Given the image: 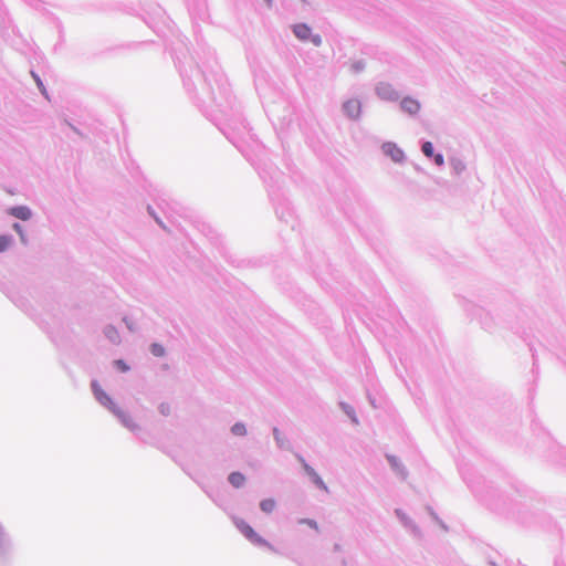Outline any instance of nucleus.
<instances>
[{
    "instance_id": "nucleus-20",
    "label": "nucleus",
    "mask_w": 566,
    "mask_h": 566,
    "mask_svg": "<svg viewBox=\"0 0 566 566\" xmlns=\"http://www.w3.org/2000/svg\"><path fill=\"white\" fill-rule=\"evenodd\" d=\"M116 365L118 366V368L122 370V371H127L128 370V366L123 361V360H116Z\"/></svg>"
},
{
    "instance_id": "nucleus-18",
    "label": "nucleus",
    "mask_w": 566,
    "mask_h": 566,
    "mask_svg": "<svg viewBox=\"0 0 566 566\" xmlns=\"http://www.w3.org/2000/svg\"><path fill=\"white\" fill-rule=\"evenodd\" d=\"M302 523L308 525L314 530H317V523L314 520H303Z\"/></svg>"
},
{
    "instance_id": "nucleus-6",
    "label": "nucleus",
    "mask_w": 566,
    "mask_h": 566,
    "mask_svg": "<svg viewBox=\"0 0 566 566\" xmlns=\"http://www.w3.org/2000/svg\"><path fill=\"white\" fill-rule=\"evenodd\" d=\"M376 90L377 94L384 99H395L398 96L394 87L388 83H380Z\"/></svg>"
},
{
    "instance_id": "nucleus-15",
    "label": "nucleus",
    "mask_w": 566,
    "mask_h": 566,
    "mask_svg": "<svg viewBox=\"0 0 566 566\" xmlns=\"http://www.w3.org/2000/svg\"><path fill=\"white\" fill-rule=\"evenodd\" d=\"M11 243V238L8 235H0V252L8 249Z\"/></svg>"
},
{
    "instance_id": "nucleus-10",
    "label": "nucleus",
    "mask_w": 566,
    "mask_h": 566,
    "mask_svg": "<svg viewBox=\"0 0 566 566\" xmlns=\"http://www.w3.org/2000/svg\"><path fill=\"white\" fill-rule=\"evenodd\" d=\"M229 482L234 486V488H241L244 482H245V478L242 473L240 472H232L230 475H229Z\"/></svg>"
},
{
    "instance_id": "nucleus-21",
    "label": "nucleus",
    "mask_w": 566,
    "mask_h": 566,
    "mask_svg": "<svg viewBox=\"0 0 566 566\" xmlns=\"http://www.w3.org/2000/svg\"><path fill=\"white\" fill-rule=\"evenodd\" d=\"M269 3H271L272 0H266Z\"/></svg>"
},
{
    "instance_id": "nucleus-9",
    "label": "nucleus",
    "mask_w": 566,
    "mask_h": 566,
    "mask_svg": "<svg viewBox=\"0 0 566 566\" xmlns=\"http://www.w3.org/2000/svg\"><path fill=\"white\" fill-rule=\"evenodd\" d=\"M10 214L21 220H29L31 218V211L25 206L13 207L10 209Z\"/></svg>"
},
{
    "instance_id": "nucleus-5",
    "label": "nucleus",
    "mask_w": 566,
    "mask_h": 566,
    "mask_svg": "<svg viewBox=\"0 0 566 566\" xmlns=\"http://www.w3.org/2000/svg\"><path fill=\"white\" fill-rule=\"evenodd\" d=\"M302 464H303V468H304V471L306 472V474L312 479V481L322 490L324 491H328L326 484L324 483V481L321 479V476L315 472V470L310 467L307 463L304 462V460L302 459Z\"/></svg>"
},
{
    "instance_id": "nucleus-17",
    "label": "nucleus",
    "mask_w": 566,
    "mask_h": 566,
    "mask_svg": "<svg viewBox=\"0 0 566 566\" xmlns=\"http://www.w3.org/2000/svg\"><path fill=\"white\" fill-rule=\"evenodd\" d=\"M13 229L19 233L21 240L24 241V234L22 232V227L19 223H14Z\"/></svg>"
},
{
    "instance_id": "nucleus-4",
    "label": "nucleus",
    "mask_w": 566,
    "mask_h": 566,
    "mask_svg": "<svg viewBox=\"0 0 566 566\" xmlns=\"http://www.w3.org/2000/svg\"><path fill=\"white\" fill-rule=\"evenodd\" d=\"M381 148L395 163H400L405 158L403 151L394 143H385Z\"/></svg>"
},
{
    "instance_id": "nucleus-3",
    "label": "nucleus",
    "mask_w": 566,
    "mask_h": 566,
    "mask_svg": "<svg viewBox=\"0 0 566 566\" xmlns=\"http://www.w3.org/2000/svg\"><path fill=\"white\" fill-rule=\"evenodd\" d=\"M295 36L301 41L310 40L314 45L318 46L322 43L319 35H312L311 28L305 23H298L293 27Z\"/></svg>"
},
{
    "instance_id": "nucleus-1",
    "label": "nucleus",
    "mask_w": 566,
    "mask_h": 566,
    "mask_svg": "<svg viewBox=\"0 0 566 566\" xmlns=\"http://www.w3.org/2000/svg\"><path fill=\"white\" fill-rule=\"evenodd\" d=\"M234 525L238 530L253 544L265 546L271 551H274L272 544L261 537L247 522L241 518H234Z\"/></svg>"
},
{
    "instance_id": "nucleus-7",
    "label": "nucleus",
    "mask_w": 566,
    "mask_h": 566,
    "mask_svg": "<svg viewBox=\"0 0 566 566\" xmlns=\"http://www.w3.org/2000/svg\"><path fill=\"white\" fill-rule=\"evenodd\" d=\"M344 111L350 118H357L360 114V102L357 99H349L344 104Z\"/></svg>"
},
{
    "instance_id": "nucleus-12",
    "label": "nucleus",
    "mask_w": 566,
    "mask_h": 566,
    "mask_svg": "<svg viewBox=\"0 0 566 566\" xmlns=\"http://www.w3.org/2000/svg\"><path fill=\"white\" fill-rule=\"evenodd\" d=\"M387 459H388V461H389L390 465H391L395 470H397L398 472H400V473L405 474L403 467L400 464L399 460H398L396 457H394V455H388V457H387Z\"/></svg>"
},
{
    "instance_id": "nucleus-19",
    "label": "nucleus",
    "mask_w": 566,
    "mask_h": 566,
    "mask_svg": "<svg viewBox=\"0 0 566 566\" xmlns=\"http://www.w3.org/2000/svg\"><path fill=\"white\" fill-rule=\"evenodd\" d=\"M434 163L438 165V166H442L443 163H444V159H443V156L441 154H437L434 155Z\"/></svg>"
},
{
    "instance_id": "nucleus-2",
    "label": "nucleus",
    "mask_w": 566,
    "mask_h": 566,
    "mask_svg": "<svg viewBox=\"0 0 566 566\" xmlns=\"http://www.w3.org/2000/svg\"><path fill=\"white\" fill-rule=\"evenodd\" d=\"M92 390L97 401L106 407L109 411L118 417H124V413L117 408L113 399L102 389L97 381L92 382Z\"/></svg>"
},
{
    "instance_id": "nucleus-16",
    "label": "nucleus",
    "mask_w": 566,
    "mask_h": 566,
    "mask_svg": "<svg viewBox=\"0 0 566 566\" xmlns=\"http://www.w3.org/2000/svg\"><path fill=\"white\" fill-rule=\"evenodd\" d=\"M422 153L427 156V157H431L433 156V146L430 142H426L423 145H422Z\"/></svg>"
},
{
    "instance_id": "nucleus-11",
    "label": "nucleus",
    "mask_w": 566,
    "mask_h": 566,
    "mask_svg": "<svg viewBox=\"0 0 566 566\" xmlns=\"http://www.w3.org/2000/svg\"><path fill=\"white\" fill-rule=\"evenodd\" d=\"M260 507L264 513H272L275 509V501L273 499H265L261 501Z\"/></svg>"
},
{
    "instance_id": "nucleus-14",
    "label": "nucleus",
    "mask_w": 566,
    "mask_h": 566,
    "mask_svg": "<svg viewBox=\"0 0 566 566\" xmlns=\"http://www.w3.org/2000/svg\"><path fill=\"white\" fill-rule=\"evenodd\" d=\"M150 352L154 356L161 357L165 354V348L160 344L154 343L150 346Z\"/></svg>"
},
{
    "instance_id": "nucleus-13",
    "label": "nucleus",
    "mask_w": 566,
    "mask_h": 566,
    "mask_svg": "<svg viewBox=\"0 0 566 566\" xmlns=\"http://www.w3.org/2000/svg\"><path fill=\"white\" fill-rule=\"evenodd\" d=\"M231 431L235 436H244L247 433L245 426L243 423H235L232 426Z\"/></svg>"
},
{
    "instance_id": "nucleus-8",
    "label": "nucleus",
    "mask_w": 566,
    "mask_h": 566,
    "mask_svg": "<svg viewBox=\"0 0 566 566\" xmlns=\"http://www.w3.org/2000/svg\"><path fill=\"white\" fill-rule=\"evenodd\" d=\"M401 107L405 112H407L410 115L417 114L420 111V104L418 101L406 97L401 101Z\"/></svg>"
}]
</instances>
